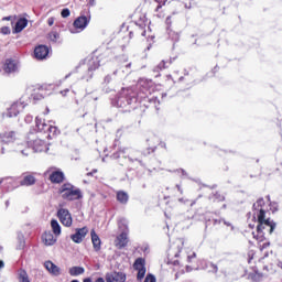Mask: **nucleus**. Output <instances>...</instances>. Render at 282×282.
<instances>
[{
  "instance_id": "obj_39",
  "label": "nucleus",
  "mask_w": 282,
  "mask_h": 282,
  "mask_svg": "<svg viewBox=\"0 0 282 282\" xmlns=\"http://www.w3.org/2000/svg\"><path fill=\"white\" fill-rule=\"evenodd\" d=\"M47 23L50 26L54 25V18H48Z\"/></svg>"
},
{
  "instance_id": "obj_42",
  "label": "nucleus",
  "mask_w": 282,
  "mask_h": 282,
  "mask_svg": "<svg viewBox=\"0 0 282 282\" xmlns=\"http://www.w3.org/2000/svg\"><path fill=\"white\" fill-rule=\"evenodd\" d=\"M3 153H6V148H4V147H2V148L0 149V155H3Z\"/></svg>"
},
{
  "instance_id": "obj_31",
  "label": "nucleus",
  "mask_w": 282,
  "mask_h": 282,
  "mask_svg": "<svg viewBox=\"0 0 282 282\" xmlns=\"http://www.w3.org/2000/svg\"><path fill=\"white\" fill-rule=\"evenodd\" d=\"M15 19H17V15H9V17L2 18V21H12L11 25H14Z\"/></svg>"
},
{
  "instance_id": "obj_28",
  "label": "nucleus",
  "mask_w": 282,
  "mask_h": 282,
  "mask_svg": "<svg viewBox=\"0 0 282 282\" xmlns=\"http://www.w3.org/2000/svg\"><path fill=\"white\" fill-rule=\"evenodd\" d=\"M98 67H100V63L98 62V59H94L89 64L88 72H94V69H98Z\"/></svg>"
},
{
  "instance_id": "obj_19",
  "label": "nucleus",
  "mask_w": 282,
  "mask_h": 282,
  "mask_svg": "<svg viewBox=\"0 0 282 282\" xmlns=\"http://www.w3.org/2000/svg\"><path fill=\"white\" fill-rule=\"evenodd\" d=\"M15 152L21 153V155L28 156L29 153L32 152V150L30 149V147H28L26 143H20L17 145Z\"/></svg>"
},
{
  "instance_id": "obj_7",
  "label": "nucleus",
  "mask_w": 282,
  "mask_h": 282,
  "mask_svg": "<svg viewBox=\"0 0 282 282\" xmlns=\"http://www.w3.org/2000/svg\"><path fill=\"white\" fill-rule=\"evenodd\" d=\"M129 243V234L127 231H121L119 236H117L115 240V246L119 250H122V248H127Z\"/></svg>"
},
{
  "instance_id": "obj_36",
  "label": "nucleus",
  "mask_w": 282,
  "mask_h": 282,
  "mask_svg": "<svg viewBox=\"0 0 282 282\" xmlns=\"http://www.w3.org/2000/svg\"><path fill=\"white\" fill-rule=\"evenodd\" d=\"M195 257H197V254L195 252H193L192 254H189L187 257V261L191 263V261H193V259H195Z\"/></svg>"
},
{
  "instance_id": "obj_21",
  "label": "nucleus",
  "mask_w": 282,
  "mask_h": 282,
  "mask_svg": "<svg viewBox=\"0 0 282 282\" xmlns=\"http://www.w3.org/2000/svg\"><path fill=\"white\" fill-rule=\"evenodd\" d=\"M68 274H70V276H80V274H85V268H83V267H72L68 270Z\"/></svg>"
},
{
  "instance_id": "obj_38",
  "label": "nucleus",
  "mask_w": 282,
  "mask_h": 282,
  "mask_svg": "<svg viewBox=\"0 0 282 282\" xmlns=\"http://www.w3.org/2000/svg\"><path fill=\"white\" fill-rule=\"evenodd\" d=\"M25 122H32V120H33V117L32 116H30V115H28L26 117H25Z\"/></svg>"
},
{
  "instance_id": "obj_46",
  "label": "nucleus",
  "mask_w": 282,
  "mask_h": 282,
  "mask_svg": "<svg viewBox=\"0 0 282 282\" xmlns=\"http://www.w3.org/2000/svg\"><path fill=\"white\" fill-rule=\"evenodd\" d=\"M3 268V261H0V269Z\"/></svg>"
},
{
  "instance_id": "obj_45",
  "label": "nucleus",
  "mask_w": 282,
  "mask_h": 282,
  "mask_svg": "<svg viewBox=\"0 0 282 282\" xmlns=\"http://www.w3.org/2000/svg\"><path fill=\"white\" fill-rule=\"evenodd\" d=\"M84 282H91L89 278L84 279Z\"/></svg>"
},
{
  "instance_id": "obj_3",
  "label": "nucleus",
  "mask_w": 282,
  "mask_h": 282,
  "mask_svg": "<svg viewBox=\"0 0 282 282\" xmlns=\"http://www.w3.org/2000/svg\"><path fill=\"white\" fill-rule=\"evenodd\" d=\"M89 21L90 19L86 15L78 17L73 23L75 30L70 29V34H78V32H83V30L89 25Z\"/></svg>"
},
{
  "instance_id": "obj_23",
  "label": "nucleus",
  "mask_w": 282,
  "mask_h": 282,
  "mask_svg": "<svg viewBox=\"0 0 282 282\" xmlns=\"http://www.w3.org/2000/svg\"><path fill=\"white\" fill-rule=\"evenodd\" d=\"M51 228L55 237H61V224H58V220L56 219L51 220Z\"/></svg>"
},
{
  "instance_id": "obj_16",
  "label": "nucleus",
  "mask_w": 282,
  "mask_h": 282,
  "mask_svg": "<svg viewBox=\"0 0 282 282\" xmlns=\"http://www.w3.org/2000/svg\"><path fill=\"white\" fill-rule=\"evenodd\" d=\"M3 69L7 74H12L19 69V65L13 59H7Z\"/></svg>"
},
{
  "instance_id": "obj_43",
  "label": "nucleus",
  "mask_w": 282,
  "mask_h": 282,
  "mask_svg": "<svg viewBox=\"0 0 282 282\" xmlns=\"http://www.w3.org/2000/svg\"><path fill=\"white\" fill-rule=\"evenodd\" d=\"M95 282H105V279L98 278Z\"/></svg>"
},
{
  "instance_id": "obj_35",
  "label": "nucleus",
  "mask_w": 282,
  "mask_h": 282,
  "mask_svg": "<svg viewBox=\"0 0 282 282\" xmlns=\"http://www.w3.org/2000/svg\"><path fill=\"white\" fill-rule=\"evenodd\" d=\"M159 6L156 8V10H160V8H162V6H166V0H156Z\"/></svg>"
},
{
  "instance_id": "obj_29",
  "label": "nucleus",
  "mask_w": 282,
  "mask_h": 282,
  "mask_svg": "<svg viewBox=\"0 0 282 282\" xmlns=\"http://www.w3.org/2000/svg\"><path fill=\"white\" fill-rule=\"evenodd\" d=\"M46 131L50 132L48 138H52V135H56L58 129L56 127L47 126Z\"/></svg>"
},
{
  "instance_id": "obj_41",
  "label": "nucleus",
  "mask_w": 282,
  "mask_h": 282,
  "mask_svg": "<svg viewBox=\"0 0 282 282\" xmlns=\"http://www.w3.org/2000/svg\"><path fill=\"white\" fill-rule=\"evenodd\" d=\"M165 23H166L167 25H171V17H167V18H166Z\"/></svg>"
},
{
  "instance_id": "obj_4",
  "label": "nucleus",
  "mask_w": 282,
  "mask_h": 282,
  "mask_svg": "<svg viewBox=\"0 0 282 282\" xmlns=\"http://www.w3.org/2000/svg\"><path fill=\"white\" fill-rule=\"evenodd\" d=\"M57 217L61 224H63V226H66V228H69L72 226L73 219H72V214L69 213L68 209L66 208L58 209Z\"/></svg>"
},
{
  "instance_id": "obj_25",
  "label": "nucleus",
  "mask_w": 282,
  "mask_h": 282,
  "mask_svg": "<svg viewBox=\"0 0 282 282\" xmlns=\"http://www.w3.org/2000/svg\"><path fill=\"white\" fill-rule=\"evenodd\" d=\"M35 124L39 129V131H44V133L47 132V123H45L43 120H41L39 117L35 119Z\"/></svg>"
},
{
  "instance_id": "obj_11",
  "label": "nucleus",
  "mask_w": 282,
  "mask_h": 282,
  "mask_svg": "<svg viewBox=\"0 0 282 282\" xmlns=\"http://www.w3.org/2000/svg\"><path fill=\"white\" fill-rule=\"evenodd\" d=\"M28 28V19L20 18L13 25V34H21V31Z\"/></svg>"
},
{
  "instance_id": "obj_33",
  "label": "nucleus",
  "mask_w": 282,
  "mask_h": 282,
  "mask_svg": "<svg viewBox=\"0 0 282 282\" xmlns=\"http://www.w3.org/2000/svg\"><path fill=\"white\" fill-rule=\"evenodd\" d=\"M155 281H156L155 275L153 274H148L144 280V282H155Z\"/></svg>"
},
{
  "instance_id": "obj_1",
  "label": "nucleus",
  "mask_w": 282,
  "mask_h": 282,
  "mask_svg": "<svg viewBox=\"0 0 282 282\" xmlns=\"http://www.w3.org/2000/svg\"><path fill=\"white\" fill-rule=\"evenodd\" d=\"M263 198H260L257 200L256 204H253V212H252V219L253 223H249V228H254L257 225V236H253L257 241H263L265 232L269 235H272L274 232V229L276 228V223H274L270 218H265V210H263Z\"/></svg>"
},
{
  "instance_id": "obj_37",
  "label": "nucleus",
  "mask_w": 282,
  "mask_h": 282,
  "mask_svg": "<svg viewBox=\"0 0 282 282\" xmlns=\"http://www.w3.org/2000/svg\"><path fill=\"white\" fill-rule=\"evenodd\" d=\"M270 247V242H263L261 246H260V250H265V248Z\"/></svg>"
},
{
  "instance_id": "obj_15",
  "label": "nucleus",
  "mask_w": 282,
  "mask_h": 282,
  "mask_svg": "<svg viewBox=\"0 0 282 282\" xmlns=\"http://www.w3.org/2000/svg\"><path fill=\"white\" fill-rule=\"evenodd\" d=\"M50 180L53 184H61L65 180V174L62 171H54L50 174Z\"/></svg>"
},
{
  "instance_id": "obj_30",
  "label": "nucleus",
  "mask_w": 282,
  "mask_h": 282,
  "mask_svg": "<svg viewBox=\"0 0 282 282\" xmlns=\"http://www.w3.org/2000/svg\"><path fill=\"white\" fill-rule=\"evenodd\" d=\"M162 69H166V62L162 61L156 67H154V72H162Z\"/></svg>"
},
{
  "instance_id": "obj_51",
  "label": "nucleus",
  "mask_w": 282,
  "mask_h": 282,
  "mask_svg": "<svg viewBox=\"0 0 282 282\" xmlns=\"http://www.w3.org/2000/svg\"><path fill=\"white\" fill-rule=\"evenodd\" d=\"M145 32L142 33V36H144Z\"/></svg>"
},
{
  "instance_id": "obj_12",
  "label": "nucleus",
  "mask_w": 282,
  "mask_h": 282,
  "mask_svg": "<svg viewBox=\"0 0 282 282\" xmlns=\"http://www.w3.org/2000/svg\"><path fill=\"white\" fill-rule=\"evenodd\" d=\"M17 140V132L10 131L4 132L3 134H0V141L3 144H10V142H14Z\"/></svg>"
},
{
  "instance_id": "obj_50",
  "label": "nucleus",
  "mask_w": 282,
  "mask_h": 282,
  "mask_svg": "<svg viewBox=\"0 0 282 282\" xmlns=\"http://www.w3.org/2000/svg\"><path fill=\"white\" fill-rule=\"evenodd\" d=\"M65 78H69V75H66Z\"/></svg>"
},
{
  "instance_id": "obj_32",
  "label": "nucleus",
  "mask_w": 282,
  "mask_h": 282,
  "mask_svg": "<svg viewBox=\"0 0 282 282\" xmlns=\"http://www.w3.org/2000/svg\"><path fill=\"white\" fill-rule=\"evenodd\" d=\"M0 32H1V34H3V35H8V34L11 33V30H10L9 26H2V28L0 29Z\"/></svg>"
},
{
  "instance_id": "obj_20",
  "label": "nucleus",
  "mask_w": 282,
  "mask_h": 282,
  "mask_svg": "<svg viewBox=\"0 0 282 282\" xmlns=\"http://www.w3.org/2000/svg\"><path fill=\"white\" fill-rule=\"evenodd\" d=\"M33 151H35V153H41L42 151H45V141L41 139H35L33 141Z\"/></svg>"
},
{
  "instance_id": "obj_9",
  "label": "nucleus",
  "mask_w": 282,
  "mask_h": 282,
  "mask_svg": "<svg viewBox=\"0 0 282 282\" xmlns=\"http://www.w3.org/2000/svg\"><path fill=\"white\" fill-rule=\"evenodd\" d=\"M127 274L123 272H109L106 274V282H124Z\"/></svg>"
},
{
  "instance_id": "obj_44",
  "label": "nucleus",
  "mask_w": 282,
  "mask_h": 282,
  "mask_svg": "<svg viewBox=\"0 0 282 282\" xmlns=\"http://www.w3.org/2000/svg\"><path fill=\"white\" fill-rule=\"evenodd\" d=\"M177 191H180V193H182V187H180V185H176Z\"/></svg>"
},
{
  "instance_id": "obj_34",
  "label": "nucleus",
  "mask_w": 282,
  "mask_h": 282,
  "mask_svg": "<svg viewBox=\"0 0 282 282\" xmlns=\"http://www.w3.org/2000/svg\"><path fill=\"white\" fill-rule=\"evenodd\" d=\"M70 12L69 9H63L62 10V17L63 19H67V17H69Z\"/></svg>"
},
{
  "instance_id": "obj_10",
  "label": "nucleus",
  "mask_w": 282,
  "mask_h": 282,
  "mask_svg": "<svg viewBox=\"0 0 282 282\" xmlns=\"http://www.w3.org/2000/svg\"><path fill=\"white\" fill-rule=\"evenodd\" d=\"M35 58L39 61H43V58H47V54H50V48L45 45H40L34 50Z\"/></svg>"
},
{
  "instance_id": "obj_2",
  "label": "nucleus",
  "mask_w": 282,
  "mask_h": 282,
  "mask_svg": "<svg viewBox=\"0 0 282 282\" xmlns=\"http://www.w3.org/2000/svg\"><path fill=\"white\" fill-rule=\"evenodd\" d=\"M59 193L62 195L63 199H66L67 202H75L76 199H83V192L80 188L69 184L65 183L61 186Z\"/></svg>"
},
{
  "instance_id": "obj_6",
  "label": "nucleus",
  "mask_w": 282,
  "mask_h": 282,
  "mask_svg": "<svg viewBox=\"0 0 282 282\" xmlns=\"http://www.w3.org/2000/svg\"><path fill=\"white\" fill-rule=\"evenodd\" d=\"M23 109H25V105L21 101H17L8 109L7 116L8 118H15Z\"/></svg>"
},
{
  "instance_id": "obj_24",
  "label": "nucleus",
  "mask_w": 282,
  "mask_h": 282,
  "mask_svg": "<svg viewBox=\"0 0 282 282\" xmlns=\"http://www.w3.org/2000/svg\"><path fill=\"white\" fill-rule=\"evenodd\" d=\"M36 183V178H34L33 175H26L24 178L21 181V186H32L33 184Z\"/></svg>"
},
{
  "instance_id": "obj_14",
  "label": "nucleus",
  "mask_w": 282,
  "mask_h": 282,
  "mask_svg": "<svg viewBox=\"0 0 282 282\" xmlns=\"http://www.w3.org/2000/svg\"><path fill=\"white\" fill-rule=\"evenodd\" d=\"M44 267L46 268L47 272H50V274H53V276L61 275V268H58V265L54 264V262L46 261L44 263Z\"/></svg>"
},
{
  "instance_id": "obj_47",
  "label": "nucleus",
  "mask_w": 282,
  "mask_h": 282,
  "mask_svg": "<svg viewBox=\"0 0 282 282\" xmlns=\"http://www.w3.org/2000/svg\"><path fill=\"white\" fill-rule=\"evenodd\" d=\"M224 224H225L226 226H230V224H228V223H227V221H225V220H224Z\"/></svg>"
},
{
  "instance_id": "obj_13",
  "label": "nucleus",
  "mask_w": 282,
  "mask_h": 282,
  "mask_svg": "<svg viewBox=\"0 0 282 282\" xmlns=\"http://www.w3.org/2000/svg\"><path fill=\"white\" fill-rule=\"evenodd\" d=\"M42 241L44 246H54V243H56V236L54 237V234H52V231H45L42 235Z\"/></svg>"
},
{
  "instance_id": "obj_49",
  "label": "nucleus",
  "mask_w": 282,
  "mask_h": 282,
  "mask_svg": "<svg viewBox=\"0 0 282 282\" xmlns=\"http://www.w3.org/2000/svg\"><path fill=\"white\" fill-rule=\"evenodd\" d=\"M0 184H3V178H0Z\"/></svg>"
},
{
  "instance_id": "obj_5",
  "label": "nucleus",
  "mask_w": 282,
  "mask_h": 282,
  "mask_svg": "<svg viewBox=\"0 0 282 282\" xmlns=\"http://www.w3.org/2000/svg\"><path fill=\"white\" fill-rule=\"evenodd\" d=\"M134 270H137V279L138 281H142L147 274V267H144V259L138 258L133 264Z\"/></svg>"
},
{
  "instance_id": "obj_48",
  "label": "nucleus",
  "mask_w": 282,
  "mask_h": 282,
  "mask_svg": "<svg viewBox=\"0 0 282 282\" xmlns=\"http://www.w3.org/2000/svg\"><path fill=\"white\" fill-rule=\"evenodd\" d=\"M124 151H126V149H123V150H120V153H124Z\"/></svg>"
},
{
  "instance_id": "obj_27",
  "label": "nucleus",
  "mask_w": 282,
  "mask_h": 282,
  "mask_svg": "<svg viewBox=\"0 0 282 282\" xmlns=\"http://www.w3.org/2000/svg\"><path fill=\"white\" fill-rule=\"evenodd\" d=\"M19 282H30V276L28 275V272L20 271V273H19Z\"/></svg>"
},
{
  "instance_id": "obj_40",
  "label": "nucleus",
  "mask_w": 282,
  "mask_h": 282,
  "mask_svg": "<svg viewBox=\"0 0 282 282\" xmlns=\"http://www.w3.org/2000/svg\"><path fill=\"white\" fill-rule=\"evenodd\" d=\"M67 94H69V89H65V90H62V91H61V95H62V96H67Z\"/></svg>"
},
{
  "instance_id": "obj_18",
  "label": "nucleus",
  "mask_w": 282,
  "mask_h": 282,
  "mask_svg": "<svg viewBox=\"0 0 282 282\" xmlns=\"http://www.w3.org/2000/svg\"><path fill=\"white\" fill-rule=\"evenodd\" d=\"M47 39L51 43H63V37H61V33L57 31H51L47 34Z\"/></svg>"
},
{
  "instance_id": "obj_8",
  "label": "nucleus",
  "mask_w": 282,
  "mask_h": 282,
  "mask_svg": "<svg viewBox=\"0 0 282 282\" xmlns=\"http://www.w3.org/2000/svg\"><path fill=\"white\" fill-rule=\"evenodd\" d=\"M87 232H89L87 227L76 229V232L70 236V239L74 243H83V239L87 237Z\"/></svg>"
},
{
  "instance_id": "obj_17",
  "label": "nucleus",
  "mask_w": 282,
  "mask_h": 282,
  "mask_svg": "<svg viewBox=\"0 0 282 282\" xmlns=\"http://www.w3.org/2000/svg\"><path fill=\"white\" fill-rule=\"evenodd\" d=\"M90 237H91L94 250H96V252H98V250H100V246H101L100 237H98V235L96 234V230H94V229L90 231Z\"/></svg>"
},
{
  "instance_id": "obj_22",
  "label": "nucleus",
  "mask_w": 282,
  "mask_h": 282,
  "mask_svg": "<svg viewBox=\"0 0 282 282\" xmlns=\"http://www.w3.org/2000/svg\"><path fill=\"white\" fill-rule=\"evenodd\" d=\"M118 227L121 232H128L129 234V220L126 218H120L118 220Z\"/></svg>"
},
{
  "instance_id": "obj_26",
  "label": "nucleus",
  "mask_w": 282,
  "mask_h": 282,
  "mask_svg": "<svg viewBox=\"0 0 282 282\" xmlns=\"http://www.w3.org/2000/svg\"><path fill=\"white\" fill-rule=\"evenodd\" d=\"M117 199L120 202V204H127V202H129V194L126 192H118Z\"/></svg>"
}]
</instances>
